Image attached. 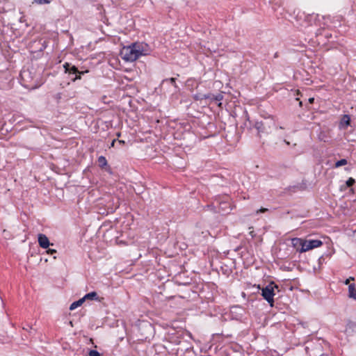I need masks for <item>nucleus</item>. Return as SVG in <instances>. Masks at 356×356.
Here are the masks:
<instances>
[{"instance_id": "obj_1", "label": "nucleus", "mask_w": 356, "mask_h": 356, "mask_svg": "<svg viewBox=\"0 0 356 356\" xmlns=\"http://www.w3.org/2000/svg\"><path fill=\"white\" fill-rule=\"evenodd\" d=\"M279 291V286L274 282H270L267 286L261 289V295L265 299L270 307L274 306L275 291Z\"/></svg>"}, {"instance_id": "obj_2", "label": "nucleus", "mask_w": 356, "mask_h": 356, "mask_svg": "<svg viewBox=\"0 0 356 356\" xmlns=\"http://www.w3.org/2000/svg\"><path fill=\"white\" fill-rule=\"evenodd\" d=\"M274 125L271 120L266 119L264 121H257L254 127L257 131V136L261 138L263 135H268L271 133L272 127Z\"/></svg>"}, {"instance_id": "obj_3", "label": "nucleus", "mask_w": 356, "mask_h": 356, "mask_svg": "<svg viewBox=\"0 0 356 356\" xmlns=\"http://www.w3.org/2000/svg\"><path fill=\"white\" fill-rule=\"evenodd\" d=\"M63 68L65 70V72L68 74L70 76L71 81L74 82L78 79H81L82 74L88 72V70L79 71L75 65L67 62L63 64Z\"/></svg>"}, {"instance_id": "obj_4", "label": "nucleus", "mask_w": 356, "mask_h": 356, "mask_svg": "<svg viewBox=\"0 0 356 356\" xmlns=\"http://www.w3.org/2000/svg\"><path fill=\"white\" fill-rule=\"evenodd\" d=\"M120 55L125 61L133 62L138 59V54L136 51L135 43L128 47H124L121 50Z\"/></svg>"}, {"instance_id": "obj_5", "label": "nucleus", "mask_w": 356, "mask_h": 356, "mask_svg": "<svg viewBox=\"0 0 356 356\" xmlns=\"http://www.w3.org/2000/svg\"><path fill=\"white\" fill-rule=\"evenodd\" d=\"M20 76L24 82V86L26 88L34 89L38 87V85L37 83L31 82V72H29V70H24L21 72Z\"/></svg>"}, {"instance_id": "obj_6", "label": "nucleus", "mask_w": 356, "mask_h": 356, "mask_svg": "<svg viewBox=\"0 0 356 356\" xmlns=\"http://www.w3.org/2000/svg\"><path fill=\"white\" fill-rule=\"evenodd\" d=\"M135 45L138 57L149 54L150 50L147 44L135 42Z\"/></svg>"}, {"instance_id": "obj_7", "label": "nucleus", "mask_w": 356, "mask_h": 356, "mask_svg": "<svg viewBox=\"0 0 356 356\" xmlns=\"http://www.w3.org/2000/svg\"><path fill=\"white\" fill-rule=\"evenodd\" d=\"M346 333L348 337H352V339L356 338V323L353 322L348 323L346 325Z\"/></svg>"}, {"instance_id": "obj_8", "label": "nucleus", "mask_w": 356, "mask_h": 356, "mask_svg": "<svg viewBox=\"0 0 356 356\" xmlns=\"http://www.w3.org/2000/svg\"><path fill=\"white\" fill-rule=\"evenodd\" d=\"M38 240L40 246L42 248L47 249L50 245L49 240L45 234H39Z\"/></svg>"}, {"instance_id": "obj_9", "label": "nucleus", "mask_w": 356, "mask_h": 356, "mask_svg": "<svg viewBox=\"0 0 356 356\" xmlns=\"http://www.w3.org/2000/svg\"><path fill=\"white\" fill-rule=\"evenodd\" d=\"M216 200L219 204V212L222 211L223 213H229L232 210L230 204L227 200L219 201L218 199Z\"/></svg>"}, {"instance_id": "obj_10", "label": "nucleus", "mask_w": 356, "mask_h": 356, "mask_svg": "<svg viewBox=\"0 0 356 356\" xmlns=\"http://www.w3.org/2000/svg\"><path fill=\"white\" fill-rule=\"evenodd\" d=\"M302 238H293L291 239V245L297 251L300 252L301 245H302Z\"/></svg>"}, {"instance_id": "obj_11", "label": "nucleus", "mask_w": 356, "mask_h": 356, "mask_svg": "<svg viewBox=\"0 0 356 356\" xmlns=\"http://www.w3.org/2000/svg\"><path fill=\"white\" fill-rule=\"evenodd\" d=\"M350 123V118L348 115H343L340 122V128L346 129Z\"/></svg>"}, {"instance_id": "obj_12", "label": "nucleus", "mask_w": 356, "mask_h": 356, "mask_svg": "<svg viewBox=\"0 0 356 356\" xmlns=\"http://www.w3.org/2000/svg\"><path fill=\"white\" fill-rule=\"evenodd\" d=\"M348 297L356 300V289L355 284L348 286Z\"/></svg>"}, {"instance_id": "obj_13", "label": "nucleus", "mask_w": 356, "mask_h": 356, "mask_svg": "<svg viewBox=\"0 0 356 356\" xmlns=\"http://www.w3.org/2000/svg\"><path fill=\"white\" fill-rule=\"evenodd\" d=\"M97 163L99 168L102 169H105L106 167H108L107 160L104 156H100L97 159Z\"/></svg>"}, {"instance_id": "obj_14", "label": "nucleus", "mask_w": 356, "mask_h": 356, "mask_svg": "<svg viewBox=\"0 0 356 356\" xmlns=\"http://www.w3.org/2000/svg\"><path fill=\"white\" fill-rule=\"evenodd\" d=\"M83 298L84 301H86V300H99L98 295H97V293L95 291H92L90 293H88L86 294L83 297Z\"/></svg>"}, {"instance_id": "obj_15", "label": "nucleus", "mask_w": 356, "mask_h": 356, "mask_svg": "<svg viewBox=\"0 0 356 356\" xmlns=\"http://www.w3.org/2000/svg\"><path fill=\"white\" fill-rule=\"evenodd\" d=\"M307 241L309 243V245L311 248V249L318 248V247L322 245V244H323V242L321 241L317 240V239L307 240Z\"/></svg>"}, {"instance_id": "obj_16", "label": "nucleus", "mask_w": 356, "mask_h": 356, "mask_svg": "<svg viewBox=\"0 0 356 356\" xmlns=\"http://www.w3.org/2000/svg\"><path fill=\"white\" fill-rule=\"evenodd\" d=\"M84 302L85 301H84L83 298H82L79 299V300L72 302L70 306V310L75 309L78 307L81 306Z\"/></svg>"}, {"instance_id": "obj_17", "label": "nucleus", "mask_w": 356, "mask_h": 356, "mask_svg": "<svg viewBox=\"0 0 356 356\" xmlns=\"http://www.w3.org/2000/svg\"><path fill=\"white\" fill-rule=\"evenodd\" d=\"M309 250H312L309 245L307 240L302 239L300 252H305Z\"/></svg>"}, {"instance_id": "obj_18", "label": "nucleus", "mask_w": 356, "mask_h": 356, "mask_svg": "<svg viewBox=\"0 0 356 356\" xmlns=\"http://www.w3.org/2000/svg\"><path fill=\"white\" fill-rule=\"evenodd\" d=\"M317 36H324L325 38L330 39L332 38V34L329 33L326 30H318V32L316 33Z\"/></svg>"}, {"instance_id": "obj_19", "label": "nucleus", "mask_w": 356, "mask_h": 356, "mask_svg": "<svg viewBox=\"0 0 356 356\" xmlns=\"http://www.w3.org/2000/svg\"><path fill=\"white\" fill-rule=\"evenodd\" d=\"M165 82H170L175 88H178V86L176 83V79L175 78H169V79H165L162 81V83H164Z\"/></svg>"}, {"instance_id": "obj_20", "label": "nucleus", "mask_w": 356, "mask_h": 356, "mask_svg": "<svg viewBox=\"0 0 356 356\" xmlns=\"http://www.w3.org/2000/svg\"><path fill=\"white\" fill-rule=\"evenodd\" d=\"M348 163L347 160L345 159H342L339 161H337L336 163H335V167L336 168H339V167H341L342 165H346Z\"/></svg>"}, {"instance_id": "obj_21", "label": "nucleus", "mask_w": 356, "mask_h": 356, "mask_svg": "<svg viewBox=\"0 0 356 356\" xmlns=\"http://www.w3.org/2000/svg\"><path fill=\"white\" fill-rule=\"evenodd\" d=\"M193 97L194 100H195V101H200V100L204 99L205 96H204V94L197 93V94H195Z\"/></svg>"}, {"instance_id": "obj_22", "label": "nucleus", "mask_w": 356, "mask_h": 356, "mask_svg": "<svg viewBox=\"0 0 356 356\" xmlns=\"http://www.w3.org/2000/svg\"><path fill=\"white\" fill-rule=\"evenodd\" d=\"M355 183V180L352 178V177H350L347 181H346V185L348 187H351L352 186H353Z\"/></svg>"}, {"instance_id": "obj_23", "label": "nucleus", "mask_w": 356, "mask_h": 356, "mask_svg": "<svg viewBox=\"0 0 356 356\" xmlns=\"http://www.w3.org/2000/svg\"><path fill=\"white\" fill-rule=\"evenodd\" d=\"M89 356H101V354L96 350H90L88 352Z\"/></svg>"}, {"instance_id": "obj_24", "label": "nucleus", "mask_w": 356, "mask_h": 356, "mask_svg": "<svg viewBox=\"0 0 356 356\" xmlns=\"http://www.w3.org/2000/svg\"><path fill=\"white\" fill-rule=\"evenodd\" d=\"M223 95L222 94L214 95L213 102H220L222 99Z\"/></svg>"}, {"instance_id": "obj_25", "label": "nucleus", "mask_w": 356, "mask_h": 356, "mask_svg": "<svg viewBox=\"0 0 356 356\" xmlns=\"http://www.w3.org/2000/svg\"><path fill=\"white\" fill-rule=\"evenodd\" d=\"M52 0H35V1L38 4H47L51 3Z\"/></svg>"}, {"instance_id": "obj_26", "label": "nucleus", "mask_w": 356, "mask_h": 356, "mask_svg": "<svg viewBox=\"0 0 356 356\" xmlns=\"http://www.w3.org/2000/svg\"><path fill=\"white\" fill-rule=\"evenodd\" d=\"M204 99H210L211 101L213 102V97L214 95L211 93L204 94Z\"/></svg>"}, {"instance_id": "obj_27", "label": "nucleus", "mask_w": 356, "mask_h": 356, "mask_svg": "<svg viewBox=\"0 0 356 356\" xmlns=\"http://www.w3.org/2000/svg\"><path fill=\"white\" fill-rule=\"evenodd\" d=\"M350 280H355V278L353 277H350L349 278H348V279H346L345 280L344 284L346 285H348V284L349 285L350 284L349 283H350Z\"/></svg>"}, {"instance_id": "obj_28", "label": "nucleus", "mask_w": 356, "mask_h": 356, "mask_svg": "<svg viewBox=\"0 0 356 356\" xmlns=\"http://www.w3.org/2000/svg\"><path fill=\"white\" fill-rule=\"evenodd\" d=\"M47 252L48 254H55V253L56 252V250H54V249H48V250H47Z\"/></svg>"}, {"instance_id": "obj_29", "label": "nucleus", "mask_w": 356, "mask_h": 356, "mask_svg": "<svg viewBox=\"0 0 356 356\" xmlns=\"http://www.w3.org/2000/svg\"><path fill=\"white\" fill-rule=\"evenodd\" d=\"M268 211L266 208H261L259 210L257 211V213H265L266 211Z\"/></svg>"}, {"instance_id": "obj_30", "label": "nucleus", "mask_w": 356, "mask_h": 356, "mask_svg": "<svg viewBox=\"0 0 356 356\" xmlns=\"http://www.w3.org/2000/svg\"><path fill=\"white\" fill-rule=\"evenodd\" d=\"M323 261H324L323 256L320 257L319 259H318V264H319V265L321 266L323 264Z\"/></svg>"}, {"instance_id": "obj_31", "label": "nucleus", "mask_w": 356, "mask_h": 356, "mask_svg": "<svg viewBox=\"0 0 356 356\" xmlns=\"http://www.w3.org/2000/svg\"><path fill=\"white\" fill-rule=\"evenodd\" d=\"M115 142H116L115 139L113 140L111 143L110 147H114Z\"/></svg>"}, {"instance_id": "obj_32", "label": "nucleus", "mask_w": 356, "mask_h": 356, "mask_svg": "<svg viewBox=\"0 0 356 356\" xmlns=\"http://www.w3.org/2000/svg\"><path fill=\"white\" fill-rule=\"evenodd\" d=\"M244 114H245V118H246L247 120H248V121H249V117H248V115L247 111H245V112H244Z\"/></svg>"}, {"instance_id": "obj_33", "label": "nucleus", "mask_w": 356, "mask_h": 356, "mask_svg": "<svg viewBox=\"0 0 356 356\" xmlns=\"http://www.w3.org/2000/svg\"><path fill=\"white\" fill-rule=\"evenodd\" d=\"M118 143L120 144H124L125 143L124 140H118Z\"/></svg>"}, {"instance_id": "obj_34", "label": "nucleus", "mask_w": 356, "mask_h": 356, "mask_svg": "<svg viewBox=\"0 0 356 356\" xmlns=\"http://www.w3.org/2000/svg\"><path fill=\"white\" fill-rule=\"evenodd\" d=\"M314 98H310V99H309V102H310V103H313V102H314Z\"/></svg>"}, {"instance_id": "obj_35", "label": "nucleus", "mask_w": 356, "mask_h": 356, "mask_svg": "<svg viewBox=\"0 0 356 356\" xmlns=\"http://www.w3.org/2000/svg\"><path fill=\"white\" fill-rule=\"evenodd\" d=\"M284 143H285L286 145H290V143H289V141H287V140H284Z\"/></svg>"}, {"instance_id": "obj_36", "label": "nucleus", "mask_w": 356, "mask_h": 356, "mask_svg": "<svg viewBox=\"0 0 356 356\" xmlns=\"http://www.w3.org/2000/svg\"><path fill=\"white\" fill-rule=\"evenodd\" d=\"M274 57H275V58L278 57V53H277V52H276V53L275 54Z\"/></svg>"}, {"instance_id": "obj_37", "label": "nucleus", "mask_w": 356, "mask_h": 356, "mask_svg": "<svg viewBox=\"0 0 356 356\" xmlns=\"http://www.w3.org/2000/svg\"><path fill=\"white\" fill-rule=\"evenodd\" d=\"M352 340L356 343V338L352 339Z\"/></svg>"}, {"instance_id": "obj_38", "label": "nucleus", "mask_w": 356, "mask_h": 356, "mask_svg": "<svg viewBox=\"0 0 356 356\" xmlns=\"http://www.w3.org/2000/svg\"><path fill=\"white\" fill-rule=\"evenodd\" d=\"M221 105H222V103H221V102H220V103L218 104V106H221Z\"/></svg>"}]
</instances>
